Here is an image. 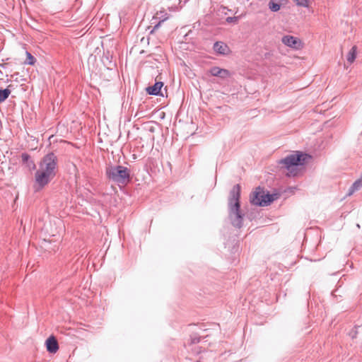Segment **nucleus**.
Segmentation results:
<instances>
[{"mask_svg": "<svg viewBox=\"0 0 362 362\" xmlns=\"http://www.w3.org/2000/svg\"><path fill=\"white\" fill-rule=\"evenodd\" d=\"M57 163V156L53 152H49L42 157L39 164L40 170H37L35 175V192L43 189L55 177Z\"/></svg>", "mask_w": 362, "mask_h": 362, "instance_id": "obj_1", "label": "nucleus"}, {"mask_svg": "<svg viewBox=\"0 0 362 362\" xmlns=\"http://www.w3.org/2000/svg\"><path fill=\"white\" fill-rule=\"evenodd\" d=\"M240 186L238 184L230 191L228 206V217L231 224L238 228L243 226L245 214L240 211Z\"/></svg>", "mask_w": 362, "mask_h": 362, "instance_id": "obj_2", "label": "nucleus"}, {"mask_svg": "<svg viewBox=\"0 0 362 362\" xmlns=\"http://www.w3.org/2000/svg\"><path fill=\"white\" fill-rule=\"evenodd\" d=\"M311 156L301 151L288 155L279 160L278 164L281 169L287 170L286 175L288 177H295L298 175V167L303 165Z\"/></svg>", "mask_w": 362, "mask_h": 362, "instance_id": "obj_3", "label": "nucleus"}, {"mask_svg": "<svg viewBox=\"0 0 362 362\" xmlns=\"http://www.w3.org/2000/svg\"><path fill=\"white\" fill-rule=\"evenodd\" d=\"M107 178L118 186L127 185L132 180L131 170L122 165H110L106 167Z\"/></svg>", "mask_w": 362, "mask_h": 362, "instance_id": "obj_4", "label": "nucleus"}, {"mask_svg": "<svg viewBox=\"0 0 362 362\" xmlns=\"http://www.w3.org/2000/svg\"><path fill=\"white\" fill-rule=\"evenodd\" d=\"M262 195L261 196L262 199L259 201L257 199L258 193H252L250 195V202L252 204L260 206H266L269 205L272 202H273L276 199V194H270L269 192L265 193L264 190L262 189Z\"/></svg>", "mask_w": 362, "mask_h": 362, "instance_id": "obj_5", "label": "nucleus"}, {"mask_svg": "<svg viewBox=\"0 0 362 362\" xmlns=\"http://www.w3.org/2000/svg\"><path fill=\"white\" fill-rule=\"evenodd\" d=\"M209 71L211 76H216L222 79L227 78L230 76V73L228 69H221L218 66H213Z\"/></svg>", "mask_w": 362, "mask_h": 362, "instance_id": "obj_6", "label": "nucleus"}, {"mask_svg": "<svg viewBox=\"0 0 362 362\" xmlns=\"http://www.w3.org/2000/svg\"><path fill=\"white\" fill-rule=\"evenodd\" d=\"M45 345L47 351L50 354H55L59 349L58 341L53 335L47 339Z\"/></svg>", "mask_w": 362, "mask_h": 362, "instance_id": "obj_7", "label": "nucleus"}, {"mask_svg": "<svg viewBox=\"0 0 362 362\" xmlns=\"http://www.w3.org/2000/svg\"><path fill=\"white\" fill-rule=\"evenodd\" d=\"M163 86V83L160 81L156 82L154 85L148 86L146 90L148 95H163L161 93V88Z\"/></svg>", "mask_w": 362, "mask_h": 362, "instance_id": "obj_8", "label": "nucleus"}, {"mask_svg": "<svg viewBox=\"0 0 362 362\" xmlns=\"http://www.w3.org/2000/svg\"><path fill=\"white\" fill-rule=\"evenodd\" d=\"M213 48L216 53L221 55H226L230 52L228 46L226 43L221 41L216 42L214 44Z\"/></svg>", "mask_w": 362, "mask_h": 362, "instance_id": "obj_9", "label": "nucleus"}, {"mask_svg": "<svg viewBox=\"0 0 362 362\" xmlns=\"http://www.w3.org/2000/svg\"><path fill=\"white\" fill-rule=\"evenodd\" d=\"M282 42L288 47L297 48L300 44V41L297 37L291 35H285L282 37Z\"/></svg>", "mask_w": 362, "mask_h": 362, "instance_id": "obj_10", "label": "nucleus"}, {"mask_svg": "<svg viewBox=\"0 0 362 362\" xmlns=\"http://www.w3.org/2000/svg\"><path fill=\"white\" fill-rule=\"evenodd\" d=\"M22 163L23 165H25L30 170H33L36 169V165L34 161L31 160L30 156L27 153H23L21 154Z\"/></svg>", "mask_w": 362, "mask_h": 362, "instance_id": "obj_11", "label": "nucleus"}, {"mask_svg": "<svg viewBox=\"0 0 362 362\" xmlns=\"http://www.w3.org/2000/svg\"><path fill=\"white\" fill-rule=\"evenodd\" d=\"M284 0H270L268 4L269 8L273 11L276 12L280 10Z\"/></svg>", "mask_w": 362, "mask_h": 362, "instance_id": "obj_12", "label": "nucleus"}, {"mask_svg": "<svg viewBox=\"0 0 362 362\" xmlns=\"http://www.w3.org/2000/svg\"><path fill=\"white\" fill-rule=\"evenodd\" d=\"M11 86V85H9L6 88L0 89V103L4 102L8 98L11 92L9 88Z\"/></svg>", "mask_w": 362, "mask_h": 362, "instance_id": "obj_13", "label": "nucleus"}, {"mask_svg": "<svg viewBox=\"0 0 362 362\" xmlns=\"http://www.w3.org/2000/svg\"><path fill=\"white\" fill-rule=\"evenodd\" d=\"M362 187V180H356L353 185L351 186V187L349 189L348 194L351 195L354 192L361 189Z\"/></svg>", "mask_w": 362, "mask_h": 362, "instance_id": "obj_14", "label": "nucleus"}, {"mask_svg": "<svg viewBox=\"0 0 362 362\" xmlns=\"http://www.w3.org/2000/svg\"><path fill=\"white\" fill-rule=\"evenodd\" d=\"M356 57V47L354 46L347 54L346 59L350 64L353 63Z\"/></svg>", "mask_w": 362, "mask_h": 362, "instance_id": "obj_15", "label": "nucleus"}, {"mask_svg": "<svg viewBox=\"0 0 362 362\" xmlns=\"http://www.w3.org/2000/svg\"><path fill=\"white\" fill-rule=\"evenodd\" d=\"M26 57H27V59L25 62V64H29V65H33L35 63V62H36L35 58L30 52H26Z\"/></svg>", "mask_w": 362, "mask_h": 362, "instance_id": "obj_16", "label": "nucleus"}, {"mask_svg": "<svg viewBox=\"0 0 362 362\" xmlns=\"http://www.w3.org/2000/svg\"><path fill=\"white\" fill-rule=\"evenodd\" d=\"M298 6L307 7L308 6L309 0H293Z\"/></svg>", "mask_w": 362, "mask_h": 362, "instance_id": "obj_17", "label": "nucleus"}, {"mask_svg": "<svg viewBox=\"0 0 362 362\" xmlns=\"http://www.w3.org/2000/svg\"><path fill=\"white\" fill-rule=\"evenodd\" d=\"M201 337L197 336H192L191 337V343L192 344H197L200 342Z\"/></svg>", "mask_w": 362, "mask_h": 362, "instance_id": "obj_18", "label": "nucleus"}, {"mask_svg": "<svg viewBox=\"0 0 362 362\" xmlns=\"http://www.w3.org/2000/svg\"><path fill=\"white\" fill-rule=\"evenodd\" d=\"M238 18L236 17V16H233V17H227L226 21L227 23H235V22H237Z\"/></svg>", "mask_w": 362, "mask_h": 362, "instance_id": "obj_19", "label": "nucleus"}, {"mask_svg": "<svg viewBox=\"0 0 362 362\" xmlns=\"http://www.w3.org/2000/svg\"><path fill=\"white\" fill-rule=\"evenodd\" d=\"M253 193H258V196L257 197L259 201H261V199H262L261 196L262 195V189L260 187H259L256 189V190Z\"/></svg>", "mask_w": 362, "mask_h": 362, "instance_id": "obj_20", "label": "nucleus"}, {"mask_svg": "<svg viewBox=\"0 0 362 362\" xmlns=\"http://www.w3.org/2000/svg\"><path fill=\"white\" fill-rule=\"evenodd\" d=\"M162 22H163V21H160L158 24H156V25L153 27V30L151 31V33H153L155 30H156V29L160 26V23H161Z\"/></svg>", "mask_w": 362, "mask_h": 362, "instance_id": "obj_21", "label": "nucleus"}]
</instances>
